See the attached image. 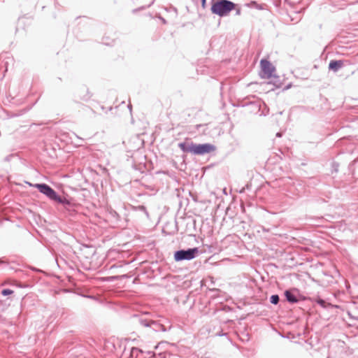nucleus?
Segmentation results:
<instances>
[{
	"label": "nucleus",
	"instance_id": "1",
	"mask_svg": "<svg viewBox=\"0 0 358 358\" xmlns=\"http://www.w3.org/2000/svg\"><path fill=\"white\" fill-rule=\"evenodd\" d=\"M132 320L145 329V332L152 336V334L166 332L171 329V324L166 320H153L147 317L145 314L134 315Z\"/></svg>",
	"mask_w": 358,
	"mask_h": 358
},
{
	"label": "nucleus",
	"instance_id": "2",
	"mask_svg": "<svg viewBox=\"0 0 358 358\" xmlns=\"http://www.w3.org/2000/svg\"><path fill=\"white\" fill-rule=\"evenodd\" d=\"M34 187L55 203L61 204L65 208L70 207L72 205L71 199L61 196L52 187L46 183H36Z\"/></svg>",
	"mask_w": 358,
	"mask_h": 358
},
{
	"label": "nucleus",
	"instance_id": "3",
	"mask_svg": "<svg viewBox=\"0 0 358 358\" xmlns=\"http://www.w3.org/2000/svg\"><path fill=\"white\" fill-rule=\"evenodd\" d=\"M236 4L229 0H211L210 12L220 17H225L236 8Z\"/></svg>",
	"mask_w": 358,
	"mask_h": 358
},
{
	"label": "nucleus",
	"instance_id": "4",
	"mask_svg": "<svg viewBox=\"0 0 358 358\" xmlns=\"http://www.w3.org/2000/svg\"><path fill=\"white\" fill-rule=\"evenodd\" d=\"M199 253V250L196 247L180 249L174 252L173 259L176 262L189 261L196 258Z\"/></svg>",
	"mask_w": 358,
	"mask_h": 358
},
{
	"label": "nucleus",
	"instance_id": "5",
	"mask_svg": "<svg viewBox=\"0 0 358 358\" xmlns=\"http://www.w3.org/2000/svg\"><path fill=\"white\" fill-rule=\"evenodd\" d=\"M261 72L259 73L262 78H271L275 72V67L270 61L266 59H262L260 61Z\"/></svg>",
	"mask_w": 358,
	"mask_h": 358
},
{
	"label": "nucleus",
	"instance_id": "6",
	"mask_svg": "<svg viewBox=\"0 0 358 358\" xmlns=\"http://www.w3.org/2000/svg\"><path fill=\"white\" fill-rule=\"evenodd\" d=\"M217 148L213 144L209 143H196L194 145V155L203 156L216 150Z\"/></svg>",
	"mask_w": 358,
	"mask_h": 358
},
{
	"label": "nucleus",
	"instance_id": "7",
	"mask_svg": "<svg viewBox=\"0 0 358 358\" xmlns=\"http://www.w3.org/2000/svg\"><path fill=\"white\" fill-rule=\"evenodd\" d=\"M284 296L286 301L292 304L297 303L300 301L306 300V298L301 296L299 290L296 288L288 289L284 292Z\"/></svg>",
	"mask_w": 358,
	"mask_h": 358
},
{
	"label": "nucleus",
	"instance_id": "8",
	"mask_svg": "<svg viewBox=\"0 0 358 358\" xmlns=\"http://www.w3.org/2000/svg\"><path fill=\"white\" fill-rule=\"evenodd\" d=\"M303 190V186L301 183H293L287 187V196L294 199H298L301 196Z\"/></svg>",
	"mask_w": 358,
	"mask_h": 358
},
{
	"label": "nucleus",
	"instance_id": "9",
	"mask_svg": "<svg viewBox=\"0 0 358 358\" xmlns=\"http://www.w3.org/2000/svg\"><path fill=\"white\" fill-rule=\"evenodd\" d=\"M195 143L190 138H186L184 141L180 142L178 144V148L184 153H189L194 155Z\"/></svg>",
	"mask_w": 358,
	"mask_h": 358
},
{
	"label": "nucleus",
	"instance_id": "10",
	"mask_svg": "<svg viewBox=\"0 0 358 358\" xmlns=\"http://www.w3.org/2000/svg\"><path fill=\"white\" fill-rule=\"evenodd\" d=\"M106 216L108 220L114 225H119L122 221L120 215L110 207L107 209Z\"/></svg>",
	"mask_w": 358,
	"mask_h": 358
},
{
	"label": "nucleus",
	"instance_id": "11",
	"mask_svg": "<svg viewBox=\"0 0 358 358\" xmlns=\"http://www.w3.org/2000/svg\"><path fill=\"white\" fill-rule=\"evenodd\" d=\"M76 97L82 101H87L92 97V94L85 85H82L76 91Z\"/></svg>",
	"mask_w": 358,
	"mask_h": 358
},
{
	"label": "nucleus",
	"instance_id": "12",
	"mask_svg": "<svg viewBox=\"0 0 358 358\" xmlns=\"http://www.w3.org/2000/svg\"><path fill=\"white\" fill-rule=\"evenodd\" d=\"M145 353L150 355L151 352H145L138 348L133 347L130 351L129 358H146Z\"/></svg>",
	"mask_w": 358,
	"mask_h": 358
},
{
	"label": "nucleus",
	"instance_id": "13",
	"mask_svg": "<svg viewBox=\"0 0 358 358\" xmlns=\"http://www.w3.org/2000/svg\"><path fill=\"white\" fill-rule=\"evenodd\" d=\"M343 66V61L341 60V59H339V60L332 59L329 62V69L334 72H337Z\"/></svg>",
	"mask_w": 358,
	"mask_h": 358
},
{
	"label": "nucleus",
	"instance_id": "14",
	"mask_svg": "<svg viewBox=\"0 0 358 358\" xmlns=\"http://www.w3.org/2000/svg\"><path fill=\"white\" fill-rule=\"evenodd\" d=\"M271 78L272 80L268 83L269 84H273V86L276 88H280L282 87V83L279 76L273 75Z\"/></svg>",
	"mask_w": 358,
	"mask_h": 358
},
{
	"label": "nucleus",
	"instance_id": "15",
	"mask_svg": "<svg viewBox=\"0 0 358 358\" xmlns=\"http://www.w3.org/2000/svg\"><path fill=\"white\" fill-rule=\"evenodd\" d=\"M207 127H208V124H197L196 126V129L201 132L202 134H206V129H207Z\"/></svg>",
	"mask_w": 358,
	"mask_h": 358
},
{
	"label": "nucleus",
	"instance_id": "16",
	"mask_svg": "<svg viewBox=\"0 0 358 358\" xmlns=\"http://www.w3.org/2000/svg\"><path fill=\"white\" fill-rule=\"evenodd\" d=\"M280 301V297L278 294H273L270 297V302L273 305H277Z\"/></svg>",
	"mask_w": 358,
	"mask_h": 358
},
{
	"label": "nucleus",
	"instance_id": "17",
	"mask_svg": "<svg viewBox=\"0 0 358 358\" xmlns=\"http://www.w3.org/2000/svg\"><path fill=\"white\" fill-rule=\"evenodd\" d=\"M13 293V291L8 288H5L1 290V294L4 296H9Z\"/></svg>",
	"mask_w": 358,
	"mask_h": 358
},
{
	"label": "nucleus",
	"instance_id": "18",
	"mask_svg": "<svg viewBox=\"0 0 358 358\" xmlns=\"http://www.w3.org/2000/svg\"><path fill=\"white\" fill-rule=\"evenodd\" d=\"M316 301V303H317L318 305H320L321 307H322V308H326V303H326V301H325L324 299H321V298L318 297V298L316 299V301Z\"/></svg>",
	"mask_w": 358,
	"mask_h": 358
},
{
	"label": "nucleus",
	"instance_id": "19",
	"mask_svg": "<svg viewBox=\"0 0 358 358\" xmlns=\"http://www.w3.org/2000/svg\"><path fill=\"white\" fill-rule=\"evenodd\" d=\"M145 165L144 164H140L138 165H136V164H133V168L136 170H139L140 171L143 172V169H145Z\"/></svg>",
	"mask_w": 358,
	"mask_h": 358
},
{
	"label": "nucleus",
	"instance_id": "20",
	"mask_svg": "<svg viewBox=\"0 0 358 358\" xmlns=\"http://www.w3.org/2000/svg\"><path fill=\"white\" fill-rule=\"evenodd\" d=\"M137 208H138L139 210H141V211L143 212L144 213H145L147 215H148V212H147V210H146L145 206H138L137 207Z\"/></svg>",
	"mask_w": 358,
	"mask_h": 358
},
{
	"label": "nucleus",
	"instance_id": "21",
	"mask_svg": "<svg viewBox=\"0 0 358 358\" xmlns=\"http://www.w3.org/2000/svg\"><path fill=\"white\" fill-rule=\"evenodd\" d=\"M332 166H333V169H334V171L335 172H338V164L336 163V162H334L332 164Z\"/></svg>",
	"mask_w": 358,
	"mask_h": 358
},
{
	"label": "nucleus",
	"instance_id": "22",
	"mask_svg": "<svg viewBox=\"0 0 358 358\" xmlns=\"http://www.w3.org/2000/svg\"><path fill=\"white\" fill-rule=\"evenodd\" d=\"M157 17H158L164 24H167V21L163 17H162L160 15H157Z\"/></svg>",
	"mask_w": 358,
	"mask_h": 358
},
{
	"label": "nucleus",
	"instance_id": "23",
	"mask_svg": "<svg viewBox=\"0 0 358 358\" xmlns=\"http://www.w3.org/2000/svg\"><path fill=\"white\" fill-rule=\"evenodd\" d=\"M170 10H171L173 12L174 16L176 17L178 15V11L177 9L174 7H171Z\"/></svg>",
	"mask_w": 358,
	"mask_h": 358
},
{
	"label": "nucleus",
	"instance_id": "24",
	"mask_svg": "<svg viewBox=\"0 0 358 358\" xmlns=\"http://www.w3.org/2000/svg\"><path fill=\"white\" fill-rule=\"evenodd\" d=\"M291 84H288L286 87H284L283 90H288L289 88L291 87Z\"/></svg>",
	"mask_w": 358,
	"mask_h": 358
},
{
	"label": "nucleus",
	"instance_id": "25",
	"mask_svg": "<svg viewBox=\"0 0 358 358\" xmlns=\"http://www.w3.org/2000/svg\"><path fill=\"white\" fill-rule=\"evenodd\" d=\"M241 14V9L238 8L236 10V15H239Z\"/></svg>",
	"mask_w": 358,
	"mask_h": 358
},
{
	"label": "nucleus",
	"instance_id": "26",
	"mask_svg": "<svg viewBox=\"0 0 358 358\" xmlns=\"http://www.w3.org/2000/svg\"><path fill=\"white\" fill-rule=\"evenodd\" d=\"M216 334H217V336H222L226 335L225 334H223V333H222V332L217 333Z\"/></svg>",
	"mask_w": 358,
	"mask_h": 358
},
{
	"label": "nucleus",
	"instance_id": "27",
	"mask_svg": "<svg viewBox=\"0 0 358 358\" xmlns=\"http://www.w3.org/2000/svg\"><path fill=\"white\" fill-rule=\"evenodd\" d=\"M276 136H277V137H281V134H280L279 132H278V133L276 134Z\"/></svg>",
	"mask_w": 358,
	"mask_h": 358
},
{
	"label": "nucleus",
	"instance_id": "28",
	"mask_svg": "<svg viewBox=\"0 0 358 358\" xmlns=\"http://www.w3.org/2000/svg\"><path fill=\"white\" fill-rule=\"evenodd\" d=\"M101 110H105V107H104L103 106H101Z\"/></svg>",
	"mask_w": 358,
	"mask_h": 358
},
{
	"label": "nucleus",
	"instance_id": "29",
	"mask_svg": "<svg viewBox=\"0 0 358 358\" xmlns=\"http://www.w3.org/2000/svg\"><path fill=\"white\" fill-rule=\"evenodd\" d=\"M112 278H113V279H117V278H118V276H113V277H112Z\"/></svg>",
	"mask_w": 358,
	"mask_h": 358
},
{
	"label": "nucleus",
	"instance_id": "30",
	"mask_svg": "<svg viewBox=\"0 0 358 358\" xmlns=\"http://www.w3.org/2000/svg\"><path fill=\"white\" fill-rule=\"evenodd\" d=\"M128 108H129V109L131 110V105H129V106H128Z\"/></svg>",
	"mask_w": 358,
	"mask_h": 358
},
{
	"label": "nucleus",
	"instance_id": "31",
	"mask_svg": "<svg viewBox=\"0 0 358 358\" xmlns=\"http://www.w3.org/2000/svg\"><path fill=\"white\" fill-rule=\"evenodd\" d=\"M112 109H113V108H112V107H110V108H108V110H111Z\"/></svg>",
	"mask_w": 358,
	"mask_h": 358
},
{
	"label": "nucleus",
	"instance_id": "32",
	"mask_svg": "<svg viewBox=\"0 0 358 358\" xmlns=\"http://www.w3.org/2000/svg\"><path fill=\"white\" fill-rule=\"evenodd\" d=\"M216 289H212L211 291H216Z\"/></svg>",
	"mask_w": 358,
	"mask_h": 358
},
{
	"label": "nucleus",
	"instance_id": "33",
	"mask_svg": "<svg viewBox=\"0 0 358 358\" xmlns=\"http://www.w3.org/2000/svg\"><path fill=\"white\" fill-rule=\"evenodd\" d=\"M2 264V261H1V259H0V264Z\"/></svg>",
	"mask_w": 358,
	"mask_h": 358
},
{
	"label": "nucleus",
	"instance_id": "34",
	"mask_svg": "<svg viewBox=\"0 0 358 358\" xmlns=\"http://www.w3.org/2000/svg\"><path fill=\"white\" fill-rule=\"evenodd\" d=\"M327 358H329V357H327Z\"/></svg>",
	"mask_w": 358,
	"mask_h": 358
}]
</instances>
